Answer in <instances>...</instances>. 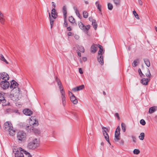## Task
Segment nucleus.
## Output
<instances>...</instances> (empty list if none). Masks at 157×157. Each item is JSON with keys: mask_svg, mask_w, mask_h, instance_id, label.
I'll use <instances>...</instances> for the list:
<instances>
[{"mask_svg": "<svg viewBox=\"0 0 157 157\" xmlns=\"http://www.w3.org/2000/svg\"><path fill=\"white\" fill-rule=\"evenodd\" d=\"M66 9V7L65 6H63V18L67 17V12Z\"/></svg>", "mask_w": 157, "mask_h": 157, "instance_id": "nucleus-22", "label": "nucleus"}, {"mask_svg": "<svg viewBox=\"0 0 157 157\" xmlns=\"http://www.w3.org/2000/svg\"><path fill=\"white\" fill-rule=\"evenodd\" d=\"M23 149L21 147L19 148H17V147H14L13 149V152L15 154V157H24L23 154L21 152Z\"/></svg>", "mask_w": 157, "mask_h": 157, "instance_id": "nucleus-3", "label": "nucleus"}, {"mask_svg": "<svg viewBox=\"0 0 157 157\" xmlns=\"http://www.w3.org/2000/svg\"><path fill=\"white\" fill-rule=\"evenodd\" d=\"M32 132H33L36 134H39L40 133V131L38 129L35 128L33 127H32Z\"/></svg>", "mask_w": 157, "mask_h": 157, "instance_id": "nucleus-24", "label": "nucleus"}, {"mask_svg": "<svg viewBox=\"0 0 157 157\" xmlns=\"http://www.w3.org/2000/svg\"><path fill=\"white\" fill-rule=\"evenodd\" d=\"M29 123L31 125H33L35 126H37L38 124V122L37 120L36 119L35 117H31L30 118Z\"/></svg>", "mask_w": 157, "mask_h": 157, "instance_id": "nucleus-5", "label": "nucleus"}, {"mask_svg": "<svg viewBox=\"0 0 157 157\" xmlns=\"http://www.w3.org/2000/svg\"><path fill=\"white\" fill-rule=\"evenodd\" d=\"M69 21L71 23H74L75 22V19L73 17L71 16L69 17Z\"/></svg>", "mask_w": 157, "mask_h": 157, "instance_id": "nucleus-32", "label": "nucleus"}, {"mask_svg": "<svg viewBox=\"0 0 157 157\" xmlns=\"http://www.w3.org/2000/svg\"><path fill=\"white\" fill-rule=\"evenodd\" d=\"M95 4H96V5L98 9V10L100 11H101V5H100L99 3L98 2H97L95 3Z\"/></svg>", "mask_w": 157, "mask_h": 157, "instance_id": "nucleus-38", "label": "nucleus"}, {"mask_svg": "<svg viewBox=\"0 0 157 157\" xmlns=\"http://www.w3.org/2000/svg\"><path fill=\"white\" fill-rule=\"evenodd\" d=\"M39 145L37 139H35L32 141L29 142L27 145V147L29 149H34Z\"/></svg>", "mask_w": 157, "mask_h": 157, "instance_id": "nucleus-2", "label": "nucleus"}, {"mask_svg": "<svg viewBox=\"0 0 157 157\" xmlns=\"http://www.w3.org/2000/svg\"><path fill=\"white\" fill-rule=\"evenodd\" d=\"M113 5L110 3H109L108 4V8L109 10H111L113 8Z\"/></svg>", "mask_w": 157, "mask_h": 157, "instance_id": "nucleus-34", "label": "nucleus"}, {"mask_svg": "<svg viewBox=\"0 0 157 157\" xmlns=\"http://www.w3.org/2000/svg\"><path fill=\"white\" fill-rule=\"evenodd\" d=\"M98 45L93 44L90 48L91 52L92 53H94L97 50Z\"/></svg>", "mask_w": 157, "mask_h": 157, "instance_id": "nucleus-10", "label": "nucleus"}, {"mask_svg": "<svg viewBox=\"0 0 157 157\" xmlns=\"http://www.w3.org/2000/svg\"><path fill=\"white\" fill-rule=\"evenodd\" d=\"M7 80L2 81L0 83L1 86L3 89H6L10 86V83L7 81Z\"/></svg>", "mask_w": 157, "mask_h": 157, "instance_id": "nucleus-8", "label": "nucleus"}, {"mask_svg": "<svg viewBox=\"0 0 157 157\" xmlns=\"http://www.w3.org/2000/svg\"><path fill=\"white\" fill-rule=\"evenodd\" d=\"M50 23L51 24V28L52 29V26L53 24V22L54 21V19L53 18H50Z\"/></svg>", "mask_w": 157, "mask_h": 157, "instance_id": "nucleus-31", "label": "nucleus"}, {"mask_svg": "<svg viewBox=\"0 0 157 157\" xmlns=\"http://www.w3.org/2000/svg\"><path fill=\"white\" fill-rule=\"evenodd\" d=\"M74 37L76 40L78 39L79 38L78 35L76 34L74 35Z\"/></svg>", "mask_w": 157, "mask_h": 157, "instance_id": "nucleus-53", "label": "nucleus"}, {"mask_svg": "<svg viewBox=\"0 0 157 157\" xmlns=\"http://www.w3.org/2000/svg\"><path fill=\"white\" fill-rule=\"evenodd\" d=\"M21 151H23V152H24V154H25L26 155H28V157H32L31 155V154L29 152L27 151H26L24 150V149H23V151L22 150Z\"/></svg>", "mask_w": 157, "mask_h": 157, "instance_id": "nucleus-36", "label": "nucleus"}, {"mask_svg": "<svg viewBox=\"0 0 157 157\" xmlns=\"http://www.w3.org/2000/svg\"><path fill=\"white\" fill-rule=\"evenodd\" d=\"M139 63V59H137L133 61L132 63V66L134 67H136Z\"/></svg>", "mask_w": 157, "mask_h": 157, "instance_id": "nucleus-21", "label": "nucleus"}, {"mask_svg": "<svg viewBox=\"0 0 157 157\" xmlns=\"http://www.w3.org/2000/svg\"><path fill=\"white\" fill-rule=\"evenodd\" d=\"M122 129L124 132H125L126 131V126L125 124L122 123L121 124Z\"/></svg>", "mask_w": 157, "mask_h": 157, "instance_id": "nucleus-33", "label": "nucleus"}, {"mask_svg": "<svg viewBox=\"0 0 157 157\" xmlns=\"http://www.w3.org/2000/svg\"><path fill=\"white\" fill-rule=\"evenodd\" d=\"M52 6L55 8L56 7V5L53 2H52Z\"/></svg>", "mask_w": 157, "mask_h": 157, "instance_id": "nucleus-64", "label": "nucleus"}, {"mask_svg": "<svg viewBox=\"0 0 157 157\" xmlns=\"http://www.w3.org/2000/svg\"><path fill=\"white\" fill-rule=\"evenodd\" d=\"M140 123L143 125H145L146 124L145 121L143 119H141L140 120Z\"/></svg>", "mask_w": 157, "mask_h": 157, "instance_id": "nucleus-45", "label": "nucleus"}, {"mask_svg": "<svg viewBox=\"0 0 157 157\" xmlns=\"http://www.w3.org/2000/svg\"><path fill=\"white\" fill-rule=\"evenodd\" d=\"M157 110V106H153L150 108L149 109L148 112L149 113H152Z\"/></svg>", "mask_w": 157, "mask_h": 157, "instance_id": "nucleus-17", "label": "nucleus"}, {"mask_svg": "<svg viewBox=\"0 0 157 157\" xmlns=\"http://www.w3.org/2000/svg\"><path fill=\"white\" fill-rule=\"evenodd\" d=\"M115 116L117 117V119L118 120H120V117H119V114L118 113H116L115 114Z\"/></svg>", "mask_w": 157, "mask_h": 157, "instance_id": "nucleus-50", "label": "nucleus"}, {"mask_svg": "<svg viewBox=\"0 0 157 157\" xmlns=\"http://www.w3.org/2000/svg\"><path fill=\"white\" fill-rule=\"evenodd\" d=\"M76 15L78 16V17L80 18V19L82 18V17L80 15L79 13H78V14H76Z\"/></svg>", "mask_w": 157, "mask_h": 157, "instance_id": "nucleus-62", "label": "nucleus"}, {"mask_svg": "<svg viewBox=\"0 0 157 157\" xmlns=\"http://www.w3.org/2000/svg\"><path fill=\"white\" fill-rule=\"evenodd\" d=\"M144 62L147 67H149L150 66V62L149 60L147 59H144Z\"/></svg>", "mask_w": 157, "mask_h": 157, "instance_id": "nucleus-27", "label": "nucleus"}, {"mask_svg": "<svg viewBox=\"0 0 157 157\" xmlns=\"http://www.w3.org/2000/svg\"><path fill=\"white\" fill-rule=\"evenodd\" d=\"M83 16L84 18H86L88 17V13L87 11H84L83 12Z\"/></svg>", "mask_w": 157, "mask_h": 157, "instance_id": "nucleus-30", "label": "nucleus"}, {"mask_svg": "<svg viewBox=\"0 0 157 157\" xmlns=\"http://www.w3.org/2000/svg\"><path fill=\"white\" fill-rule=\"evenodd\" d=\"M146 76L147 77H150L151 74L149 69L147 68V72L145 74Z\"/></svg>", "mask_w": 157, "mask_h": 157, "instance_id": "nucleus-35", "label": "nucleus"}, {"mask_svg": "<svg viewBox=\"0 0 157 157\" xmlns=\"http://www.w3.org/2000/svg\"><path fill=\"white\" fill-rule=\"evenodd\" d=\"M67 35L69 36H72V33L71 32H69L68 33Z\"/></svg>", "mask_w": 157, "mask_h": 157, "instance_id": "nucleus-59", "label": "nucleus"}, {"mask_svg": "<svg viewBox=\"0 0 157 157\" xmlns=\"http://www.w3.org/2000/svg\"><path fill=\"white\" fill-rule=\"evenodd\" d=\"M0 59L5 62L6 63L8 64V62L5 59L3 56L1 54H0Z\"/></svg>", "mask_w": 157, "mask_h": 157, "instance_id": "nucleus-26", "label": "nucleus"}, {"mask_svg": "<svg viewBox=\"0 0 157 157\" xmlns=\"http://www.w3.org/2000/svg\"><path fill=\"white\" fill-rule=\"evenodd\" d=\"M84 87V86L83 85L77 86L73 88L72 89V91L74 92L78 91L83 89Z\"/></svg>", "mask_w": 157, "mask_h": 157, "instance_id": "nucleus-12", "label": "nucleus"}, {"mask_svg": "<svg viewBox=\"0 0 157 157\" xmlns=\"http://www.w3.org/2000/svg\"><path fill=\"white\" fill-rule=\"evenodd\" d=\"M102 51L99 50L98 52V56H100L101 55H102Z\"/></svg>", "mask_w": 157, "mask_h": 157, "instance_id": "nucleus-52", "label": "nucleus"}, {"mask_svg": "<svg viewBox=\"0 0 157 157\" xmlns=\"http://www.w3.org/2000/svg\"><path fill=\"white\" fill-rule=\"evenodd\" d=\"M138 3L141 6L143 5V2L141 0H138Z\"/></svg>", "mask_w": 157, "mask_h": 157, "instance_id": "nucleus-54", "label": "nucleus"}, {"mask_svg": "<svg viewBox=\"0 0 157 157\" xmlns=\"http://www.w3.org/2000/svg\"><path fill=\"white\" fill-rule=\"evenodd\" d=\"M68 94L69 95H71V96H72V95H74L71 92L69 91H68Z\"/></svg>", "mask_w": 157, "mask_h": 157, "instance_id": "nucleus-63", "label": "nucleus"}, {"mask_svg": "<svg viewBox=\"0 0 157 157\" xmlns=\"http://www.w3.org/2000/svg\"><path fill=\"white\" fill-rule=\"evenodd\" d=\"M4 128L6 131H8L11 135H13L15 132V130L13 129L12 124L9 122H6L4 125Z\"/></svg>", "mask_w": 157, "mask_h": 157, "instance_id": "nucleus-1", "label": "nucleus"}, {"mask_svg": "<svg viewBox=\"0 0 157 157\" xmlns=\"http://www.w3.org/2000/svg\"><path fill=\"white\" fill-rule=\"evenodd\" d=\"M131 137L132 138V140L135 143L136 142V137L133 136H132Z\"/></svg>", "mask_w": 157, "mask_h": 157, "instance_id": "nucleus-49", "label": "nucleus"}, {"mask_svg": "<svg viewBox=\"0 0 157 157\" xmlns=\"http://www.w3.org/2000/svg\"><path fill=\"white\" fill-rule=\"evenodd\" d=\"M120 143L122 145L124 144V141L123 140H122L120 141Z\"/></svg>", "mask_w": 157, "mask_h": 157, "instance_id": "nucleus-61", "label": "nucleus"}, {"mask_svg": "<svg viewBox=\"0 0 157 157\" xmlns=\"http://www.w3.org/2000/svg\"><path fill=\"white\" fill-rule=\"evenodd\" d=\"M90 25H86V26H84V30H86L87 31L90 28Z\"/></svg>", "mask_w": 157, "mask_h": 157, "instance_id": "nucleus-44", "label": "nucleus"}, {"mask_svg": "<svg viewBox=\"0 0 157 157\" xmlns=\"http://www.w3.org/2000/svg\"><path fill=\"white\" fill-rule=\"evenodd\" d=\"M66 18H64V25H65V27H66L67 26V23L66 21Z\"/></svg>", "mask_w": 157, "mask_h": 157, "instance_id": "nucleus-47", "label": "nucleus"}, {"mask_svg": "<svg viewBox=\"0 0 157 157\" xmlns=\"http://www.w3.org/2000/svg\"><path fill=\"white\" fill-rule=\"evenodd\" d=\"M133 14L136 18L138 19H140L139 16L135 10L133 11Z\"/></svg>", "mask_w": 157, "mask_h": 157, "instance_id": "nucleus-39", "label": "nucleus"}, {"mask_svg": "<svg viewBox=\"0 0 157 157\" xmlns=\"http://www.w3.org/2000/svg\"><path fill=\"white\" fill-rule=\"evenodd\" d=\"M26 136V133L23 131H20L17 134V137L19 141L21 142L24 141Z\"/></svg>", "mask_w": 157, "mask_h": 157, "instance_id": "nucleus-4", "label": "nucleus"}, {"mask_svg": "<svg viewBox=\"0 0 157 157\" xmlns=\"http://www.w3.org/2000/svg\"><path fill=\"white\" fill-rule=\"evenodd\" d=\"M98 60L99 63L101 65L103 64V59L102 55H101L100 56H98Z\"/></svg>", "mask_w": 157, "mask_h": 157, "instance_id": "nucleus-19", "label": "nucleus"}, {"mask_svg": "<svg viewBox=\"0 0 157 157\" xmlns=\"http://www.w3.org/2000/svg\"><path fill=\"white\" fill-rule=\"evenodd\" d=\"M144 133L143 132H142L140 134V136H139V137L140 140H143L144 139Z\"/></svg>", "mask_w": 157, "mask_h": 157, "instance_id": "nucleus-37", "label": "nucleus"}, {"mask_svg": "<svg viewBox=\"0 0 157 157\" xmlns=\"http://www.w3.org/2000/svg\"><path fill=\"white\" fill-rule=\"evenodd\" d=\"M23 113L26 115L30 116L32 114V112L30 109H24L23 110Z\"/></svg>", "mask_w": 157, "mask_h": 157, "instance_id": "nucleus-14", "label": "nucleus"}, {"mask_svg": "<svg viewBox=\"0 0 157 157\" xmlns=\"http://www.w3.org/2000/svg\"><path fill=\"white\" fill-rule=\"evenodd\" d=\"M121 0H113L114 4L117 6L120 5Z\"/></svg>", "mask_w": 157, "mask_h": 157, "instance_id": "nucleus-25", "label": "nucleus"}, {"mask_svg": "<svg viewBox=\"0 0 157 157\" xmlns=\"http://www.w3.org/2000/svg\"><path fill=\"white\" fill-rule=\"evenodd\" d=\"M78 25L79 28L82 30H84V25L81 22L79 21L78 22Z\"/></svg>", "mask_w": 157, "mask_h": 157, "instance_id": "nucleus-23", "label": "nucleus"}, {"mask_svg": "<svg viewBox=\"0 0 157 157\" xmlns=\"http://www.w3.org/2000/svg\"><path fill=\"white\" fill-rule=\"evenodd\" d=\"M89 20L90 21H91L92 22L94 20H95L94 19H93L91 17H90L89 18Z\"/></svg>", "mask_w": 157, "mask_h": 157, "instance_id": "nucleus-57", "label": "nucleus"}, {"mask_svg": "<svg viewBox=\"0 0 157 157\" xmlns=\"http://www.w3.org/2000/svg\"><path fill=\"white\" fill-rule=\"evenodd\" d=\"M70 100L74 104H76L78 103V100L74 95L70 97Z\"/></svg>", "mask_w": 157, "mask_h": 157, "instance_id": "nucleus-16", "label": "nucleus"}, {"mask_svg": "<svg viewBox=\"0 0 157 157\" xmlns=\"http://www.w3.org/2000/svg\"><path fill=\"white\" fill-rule=\"evenodd\" d=\"M98 47L99 48V51H102L103 52V47H102V46L101 45H100L99 44H98Z\"/></svg>", "mask_w": 157, "mask_h": 157, "instance_id": "nucleus-51", "label": "nucleus"}, {"mask_svg": "<svg viewBox=\"0 0 157 157\" xmlns=\"http://www.w3.org/2000/svg\"><path fill=\"white\" fill-rule=\"evenodd\" d=\"M150 80V79L143 78L141 79L140 82L143 85H147L148 84V82Z\"/></svg>", "mask_w": 157, "mask_h": 157, "instance_id": "nucleus-15", "label": "nucleus"}, {"mask_svg": "<svg viewBox=\"0 0 157 157\" xmlns=\"http://www.w3.org/2000/svg\"><path fill=\"white\" fill-rule=\"evenodd\" d=\"M0 76L2 79L4 80H8L9 76L6 73L3 72L0 73Z\"/></svg>", "mask_w": 157, "mask_h": 157, "instance_id": "nucleus-9", "label": "nucleus"}, {"mask_svg": "<svg viewBox=\"0 0 157 157\" xmlns=\"http://www.w3.org/2000/svg\"><path fill=\"white\" fill-rule=\"evenodd\" d=\"M52 17L54 19H56V18L57 14L56 12L55 9L53 8L52 9L51 11Z\"/></svg>", "mask_w": 157, "mask_h": 157, "instance_id": "nucleus-18", "label": "nucleus"}, {"mask_svg": "<svg viewBox=\"0 0 157 157\" xmlns=\"http://www.w3.org/2000/svg\"><path fill=\"white\" fill-rule=\"evenodd\" d=\"M92 25L93 26V27L95 29H96L98 27V25L96 23V21L95 20H94L92 22Z\"/></svg>", "mask_w": 157, "mask_h": 157, "instance_id": "nucleus-29", "label": "nucleus"}, {"mask_svg": "<svg viewBox=\"0 0 157 157\" xmlns=\"http://www.w3.org/2000/svg\"><path fill=\"white\" fill-rule=\"evenodd\" d=\"M18 84L15 81L13 80L11 82V84L10 87L11 89H13L16 88L18 86Z\"/></svg>", "mask_w": 157, "mask_h": 157, "instance_id": "nucleus-11", "label": "nucleus"}, {"mask_svg": "<svg viewBox=\"0 0 157 157\" xmlns=\"http://www.w3.org/2000/svg\"><path fill=\"white\" fill-rule=\"evenodd\" d=\"M5 21L4 16L0 11V22L2 24H4Z\"/></svg>", "mask_w": 157, "mask_h": 157, "instance_id": "nucleus-20", "label": "nucleus"}, {"mask_svg": "<svg viewBox=\"0 0 157 157\" xmlns=\"http://www.w3.org/2000/svg\"><path fill=\"white\" fill-rule=\"evenodd\" d=\"M120 128L119 126H118L116 130L115 131L120 132Z\"/></svg>", "mask_w": 157, "mask_h": 157, "instance_id": "nucleus-58", "label": "nucleus"}, {"mask_svg": "<svg viewBox=\"0 0 157 157\" xmlns=\"http://www.w3.org/2000/svg\"><path fill=\"white\" fill-rule=\"evenodd\" d=\"M59 88L60 93L65 91L64 90L63 87L62 85L61 86H59Z\"/></svg>", "mask_w": 157, "mask_h": 157, "instance_id": "nucleus-46", "label": "nucleus"}, {"mask_svg": "<svg viewBox=\"0 0 157 157\" xmlns=\"http://www.w3.org/2000/svg\"><path fill=\"white\" fill-rule=\"evenodd\" d=\"M61 95V98L62 101V104L64 106L65 105L66 103V97L65 96V92H61L60 93Z\"/></svg>", "mask_w": 157, "mask_h": 157, "instance_id": "nucleus-13", "label": "nucleus"}, {"mask_svg": "<svg viewBox=\"0 0 157 157\" xmlns=\"http://www.w3.org/2000/svg\"><path fill=\"white\" fill-rule=\"evenodd\" d=\"M79 72L80 74H82L83 73L82 70L81 68L79 69Z\"/></svg>", "mask_w": 157, "mask_h": 157, "instance_id": "nucleus-56", "label": "nucleus"}, {"mask_svg": "<svg viewBox=\"0 0 157 157\" xmlns=\"http://www.w3.org/2000/svg\"><path fill=\"white\" fill-rule=\"evenodd\" d=\"M74 9L75 11V13L76 14H78V13L79 12L77 10V8L75 7H74Z\"/></svg>", "mask_w": 157, "mask_h": 157, "instance_id": "nucleus-48", "label": "nucleus"}, {"mask_svg": "<svg viewBox=\"0 0 157 157\" xmlns=\"http://www.w3.org/2000/svg\"><path fill=\"white\" fill-rule=\"evenodd\" d=\"M115 134H116V135L117 136H119L120 135V132L115 131Z\"/></svg>", "mask_w": 157, "mask_h": 157, "instance_id": "nucleus-60", "label": "nucleus"}, {"mask_svg": "<svg viewBox=\"0 0 157 157\" xmlns=\"http://www.w3.org/2000/svg\"><path fill=\"white\" fill-rule=\"evenodd\" d=\"M138 71L140 76L142 77H144L145 75L142 73L140 69L139 68L138 70Z\"/></svg>", "mask_w": 157, "mask_h": 157, "instance_id": "nucleus-40", "label": "nucleus"}, {"mask_svg": "<svg viewBox=\"0 0 157 157\" xmlns=\"http://www.w3.org/2000/svg\"><path fill=\"white\" fill-rule=\"evenodd\" d=\"M32 127L31 125H30V126H27L26 127H25V129L28 132H32Z\"/></svg>", "mask_w": 157, "mask_h": 157, "instance_id": "nucleus-28", "label": "nucleus"}, {"mask_svg": "<svg viewBox=\"0 0 157 157\" xmlns=\"http://www.w3.org/2000/svg\"><path fill=\"white\" fill-rule=\"evenodd\" d=\"M13 91L11 92V93L9 95V97L13 101H17L19 100L18 93L13 94Z\"/></svg>", "mask_w": 157, "mask_h": 157, "instance_id": "nucleus-7", "label": "nucleus"}, {"mask_svg": "<svg viewBox=\"0 0 157 157\" xmlns=\"http://www.w3.org/2000/svg\"><path fill=\"white\" fill-rule=\"evenodd\" d=\"M11 111V110L10 109H7L6 110V111L8 113L10 112Z\"/></svg>", "mask_w": 157, "mask_h": 157, "instance_id": "nucleus-55", "label": "nucleus"}, {"mask_svg": "<svg viewBox=\"0 0 157 157\" xmlns=\"http://www.w3.org/2000/svg\"><path fill=\"white\" fill-rule=\"evenodd\" d=\"M133 153L135 154L138 155L140 153V151L138 149H135L133 151Z\"/></svg>", "mask_w": 157, "mask_h": 157, "instance_id": "nucleus-42", "label": "nucleus"}, {"mask_svg": "<svg viewBox=\"0 0 157 157\" xmlns=\"http://www.w3.org/2000/svg\"><path fill=\"white\" fill-rule=\"evenodd\" d=\"M119 136H117L116 134H115V138L114 140L116 141H118L120 140V138L119 137Z\"/></svg>", "mask_w": 157, "mask_h": 157, "instance_id": "nucleus-43", "label": "nucleus"}, {"mask_svg": "<svg viewBox=\"0 0 157 157\" xmlns=\"http://www.w3.org/2000/svg\"><path fill=\"white\" fill-rule=\"evenodd\" d=\"M102 129L103 130L102 131L103 133L105 140L108 142L110 144V143L109 141V136L107 133V131L108 130L107 128L106 127H102Z\"/></svg>", "mask_w": 157, "mask_h": 157, "instance_id": "nucleus-6", "label": "nucleus"}, {"mask_svg": "<svg viewBox=\"0 0 157 157\" xmlns=\"http://www.w3.org/2000/svg\"><path fill=\"white\" fill-rule=\"evenodd\" d=\"M56 80L57 82V84L59 86H61L62 85L61 82L59 79H58L57 78H56Z\"/></svg>", "mask_w": 157, "mask_h": 157, "instance_id": "nucleus-41", "label": "nucleus"}]
</instances>
